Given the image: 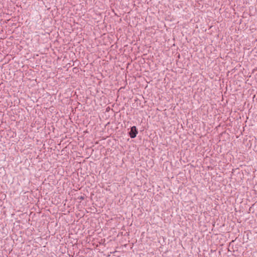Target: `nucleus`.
<instances>
[{
  "mask_svg": "<svg viewBox=\"0 0 257 257\" xmlns=\"http://www.w3.org/2000/svg\"><path fill=\"white\" fill-rule=\"evenodd\" d=\"M138 134V131L136 126H132L131 128V131L130 132V136L131 138H135L137 134Z\"/></svg>",
  "mask_w": 257,
  "mask_h": 257,
  "instance_id": "1",
  "label": "nucleus"
}]
</instances>
